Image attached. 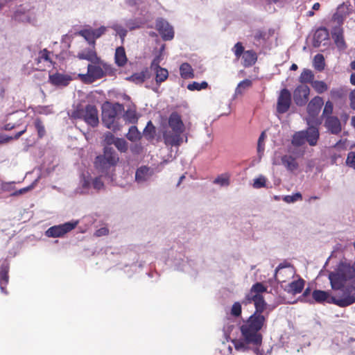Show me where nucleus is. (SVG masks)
<instances>
[{"label":"nucleus","mask_w":355,"mask_h":355,"mask_svg":"<svg viewBox=\"0 0 355 355\" xmlns=\"http://www.w3.org/2000/svg\"><path fill=\"white\" fill-rule=\"evenodd\" d=\"M156 29L165 41L171 40L174 37L173 28L164 19L156 21Z\"/></svg>","instance_id":"obj_12"},{"label":"nucleus","mask_w":355,"mask_h":355,"mask_svg":"<svg viewBox=\"0 0 355 355\" xmlns=\"http://www.w3.org/2000/svg\"><path fill=\"white\" fill-rule=\"evenodd\" d=\"M266 178L261 176L254 180L253 187L257 189L264 187L266 186Z\"/></svg>","instance_id":"obj_51"},{"label":"nucleus","mask_w":355,"mask_h":355,"mask_svg":"<svg viewBox=\"0 0 355 355\" xmlns=\"http://www.w3.org/2000/svg\"><path fill=\"white\" fill-rule=\"evenodd\" d=\"M302 196L300 193L297 192L291 196H285L283 198L284 201L287 203H292L297 200H302Z\"/></svg>","instance_id":"obj_45"},{"label":"nucleus","mask_w":355,"mask_h":355,"mask_svg":"<svg viewBox=\"0 0 355 355\" xmlns=\"http://www.w3.org/2000/svg\"><path fill=\"white\" fill-rule=\"evenodd\" d=\"M119 162V157L111 146H104L103 154L98 155L94 161V166L99 172L107 174Z\"/></svg>","instance_id":"obj_6"},{"label":"nucleus","mask_w":355,"mask_h":355,"mask_svg":"<svg viewBox=\"0 0 355 355\" xmlns=\"http://www.w3.org/2000/svg\"><path fill=\"white\" fill-rule=\"evenodd\" d=\"M35 126L37 132L38 137L42 139L46 134L44 125L40 119L37 118L35 121Z\"/></svg>","instance_id":"obj_39"},{"label":"nucleus","mask_w":355,"mask_h":355,"mask_svg":"<svg viewBox=\"0 0 355 355\" xmlns=\"http://www.w3.org/2000/svg\"><path fill=\"white\" fill-rule=\"evenodd\" d=\"M12 140V137L7 136V135H0V145L3 144H6Z\"/></svg>","instance_id":"obj_58"},{"label":"nucleus","mask_w":355,"mask_h":355,"mask_svg":"<svg viewBox=\"0 0 355 355\" xmlns=\"http://www.w3.org/2000/svg\"><path fill=\"white\" fill-rule=\"evenodd\" d=\"M327 36H328V32L326 28L318 30L315 34V37L318 39L322 37H324L323 39L325 40L327 38Z\"/></svg>","instance_id":"obj_55"},{"label":"nucleus","mask_w":355,"mask_h":355,"mask_svg":"<svg viewBox=\"0 0 355 355\" xmlns=\"http://www.w3.org/2000/svg\"><path fill=\"white\" fill-rule=\"evenodd\" d=\"M153 170L146 166H142L138 168L135 173V180L138 182H144L150 179L153 175Z\"/></svg>","instance_id":"obj_19"},{"label":"nucleus","mask_w":355,"mask_h":355,"mask_svg":"<svg viewBox=\"0 0 355 355\" xmlns=\"http://www.w3.org/2000/svg\"><path fill=\"white\" fill-rule=\"evenodd\" d=\"M208 87V83L206 81H202V83L193 82L189 83L187 85V89L190 91H200L202 89H205Z\"/></svg>","instance_id":"obj_37"},{"label":"nucleus","mask_w":355,"mask_h":355,"mask_svg":"<svg viewBox=\"0 0 355 355\" xmlns=\"http://www.w3.org/2000/svg\"><path fill=\"white\" fill-rule=\"evenodd\" d=\"M168 126L171 130H166L163 132L164 144L170 146H180L184 141L187 143V135L182 136L185 130V125L181 116L176 112H172L168 120Z\"/></svg>","instance_id":"obj_3"},{"label":"nucleus","mask_w":355,"mask_h":355,"mask_svg":"<svg viewBox=\"0 0 355 355\" xmlns=\"http://www.w3.org/2000/svg\"><path fill=\"white\" fill-rule=\"evenodd\" d=\"M343 28L340 26H336L331 30V37L339 49H345L347 47L344 35Z\"/></svg>","instance_id":"obj_15"},{"label":"nucleus","mask_w":355,"mask_h":355,"mask_svg":"<svg viewBox=\"0 0 355 355\" xmlns=\"http://www.w3.org/2000/svg\"><path fill=\"white\" fill-rule=\"evenodd\" d=\"M114 145L121 153H126L128 151V144L123 138H117Z\"/></svg>","instance_id":"obj_38"},{"label":"nucleus","mask_w":355,"mask_h":355,"mask_svg":"<svg viewBox=\"0 0 355 355\" xmlns=\"http://www.w3.org/2000/svg\"><path fill=\"white\" fill-rule=\"evenodd\" d=\"M71 80V78L69 76L60 73L49 75V82L55 86H67Z\"/></svg>","instance_id":"obj_18"},{"label":"nucleus","mask_w":355,"mask_h":355,"mask_svg":"<svg viewBox=\"0 0 355 355\" xmlns=\"http://www.w3.org/2000/svg\"><path fill=\"white\" fill-rule=\"evenodd\" d=\"M151 76L150 72L148 68L144 69L141 71L135 73L132 76L127 77L126 80L135 84H142L146 80Z\"/></svg>","instance_id":"obj_20"},{"label":"nucleus","mask_w":355,"mask_h":355,"mask_svg":"<svg viewBox=\"0 0 355 355\" xmlns=\"http://www.w3.org/2000/svg\"><path fill=\"white\" fill-rule=\"evenodd\" d=\"M30 187H26V188H23V189H19V191H16L15 193H13V195H18V194H22L30 190Z\"/></svg>","instance_id":"obj_61"},{"label":"nucleus","mask_w":355,"mask_h":355,"mask_svg":"<svg viewBox=\"0 0 355 355\" xmlns=\"http://www.w3.org/2000/svg\"><path fill=\"white\" fill-rule=\"evenodd\" d=\"M266 292H267V286L261 282H257L252 286L243 300V304L253 303L255 311L240 327L245 342L234 341V345L236 350H246L248 349L246 344L261 345L263 337L259 331L266 326L269 315V312L267 311L268 304L263 296V293Z\"/></svg>","instance_id":"obj_1"},{"label":"nucleus","mask_w":355,"mask_h":355,"mask_svg":"<svg viewBox=\"0 0 355 355\" xmlns=\"http://www.w3.org/2000/svg\"><path fill=\"white\" fill-rule=\"evenodd\" d=\"M78 35L83 37L85 39V40L88 42L89 44L94 46L95 41L94 39V33H92L91 28L80 31L78 32Z\"/></svg>","instance_id":"obj_34"},{"label":"nucleus","mask_w":355,"mask_h":355,"mask_svg":"<svg viewBox=\"0 0 355 355\" xmlns=\"http://www.w3.org/2000/svg\"><path fill=\"white\" fill-rule=\"evenodd\" d=\"M154 72L155 73V82L158 85L164 82L168 77V71L165 68L159 67L158 70Z\"/></svg>","instance_id":"obj_30"},{"label":"nucleus","mask_w":355,"mask_h":355,"mask_svg":"<svg viewBox=\"0 0 355 355\" xmlns=\"http://www.w3.org/2000/svg\"><path fill=\"white\" fill-rule=\"evenodd\" d=\"M114 135L110 132H106L103 135V143L105 144V146H110L112 144H114L116 139Z\"/></svg>","instance_id":"obj_42"},{"label":"nucleus","mask_w":355,"mask_h":355,"mask_svg":"<svg viewBox=\"0 0 355 355\" xmlns=\"http://www.w3.org/2000/svg\"><path fill=\"white\" fill-rule=\"evenodd\" d=\"M312 87L318 94H322L327 91L328 85L322 80H314L311 84Z\"/></svg>","instance_id":"obj_35"},{"label":"nucleus","mask_w":355,"mask_h":355,"mask_svg":"<svg viewBox=\"0 0 355 355\" xmlns=\"http://www.w3.org/2000/svg\"><path fill=\"white\" fill-rule=\"evenodd\" d=\"M346 164L349 167L355 169V152L351 151L348 153Z\"/></svg>","instance_id":"obj_50"},{"label":"nucleus","mask_w":355,"mask_h":355,"mask_svg":"<svg viewBox=\"0 0 355 355\" xmlns=\"http://www.w3.org/2000/svg\"><path fill=\"white\" fill-rule=\"evenodd\" d=\"M106 31H107L106 27H105L103 26H101V27H99L98 28H96V29H92V31L94 33V41H96V39L99 38L103 34H105Z\"/></svg>","instance_id":"obj_49"},{"label":"nucleus","mask_w":355,"mask_h":355,"mask_svg":"<svg viewBox=\"0 0 355 355\" xmlns=\"http://www.w3.org/2000/svg\"><path fill=\"white\" fill-rule=\"evenodd\" d=\"M350 83L352 85H355V73H353L350 76Z\"/></svg>","instance_id":"obj_64"},{"label":"nucleus","mask_w":355,"mask_h":355,"mask_svg":"<svg viewBox=\"0 0 355 355\" xmlns=\"http://www.w3.org/2000/svg\"><path fill=\"white\" fill-rule=\"evenodd\" d=\"M310 88L306 85H298L293 92V99L298 106L305 105L309 100Z\"/></svg>","instance_id":"obj_11"},{"label":"nucleus","mask_w":355,"mask_h":355,"mask_svg":"<svg viewBox=\"0 0 355 355\" xmlns=\"http://www.w3.org/2000/svg\"><path fill=\"white\" fill-rule=\"evenodd\" d=\"M324 104L323 98L319 96L313 97L308 103L307 112L311 116H316Z\"/></svg>","instance_id":"obj_16"},{"label":"nucleus","mask_w":355,"mask_h":355,"mask_svg":"<svg viewBox=\"0 0 355 355\" xmlns=\"http://www.w3.org/2000/svg\"><path fill=\"white\" fill-rule=\"evenodd\" d=\"M73 119H83L89 125L94 128L98 125V110L95 105H87L85 107H78L71 114Z\"/></svg>","instance_id":"obj_7"},{"label":"nucleus","mask_w":355,"mask_h":355,"mask_svg":"<svg viewBox=\"0 0 355 355\" xmlns=\"http://www.w3.org/2000/svg\"><path fill=\"white\" fill-rule=\"evenodd\" d=\"M349 98L351 108L355 110V89L349 93Z\"/></svg>","instance_id":"obj_57"},{"label":"nucleus","mask_w":355,"mask_h":355,"mask_svg":"<svg viewBox=\"0 0 355 355\" xmlns=\"http://www.w3.org/2000/svg\"><path fill=\"white\" fill-rule=\"evenodd\" d=\"M266 137L265 132H262L259 137L258 142H257V152L261 157V155L263 153L264 151V141Z\"/></svg>","instance_id":"obj_43"},{"label":"nucleus","mask_w":355,"mask_h":355,"mask_svg":"<svg viewBox=\"0 0 355 355\" xmlns=\"http://www.w3.org/2000/svg\"><path fill=\"white\" fill-rule=\"evenodd\" d=\"M126 137L131 141H136L141 138L140 132L137 128L135 125L131 126L129 128L128 132L126 135Z\"/></svg>","instance_id":"obj_36"},{"label":"nucleus","mask_w":355,"mask_h":355,"mask_svg":"<svg viewBox=\"0 0 355 355\" xmlns=\"http://www.w3.org/2000/svg\"><path fill=\"white\" fill-rule=\"evenodd\" d=\"M349 92V89L346 86H342L337 88H333L330 91V96L332 100H343L346 98Z\"/></svg>","instance_id":"obj_26"},{"label":"nucleus","mask_w":355,"mask_h":355,"mask_svg":"<svg viewBox=\"0 0 355 355\" xmlns=\"http://www.w3.org/2000/svg\"><path fill=\"white\" fill-rule=\"evenodd\" d=\"M329 279L333 290L343 289L340 296H331L328 291L315 290L312 297L315 302H327L339 307H347L355 303V268L350 263L341 261L334 271L329 274Z\"/></svg>","instance_id":"obj_2"},{"label":"nucleus","mask_w":355,"mask_h":355,"mask_svg":"<svg viewBox=\"0 0 355 355\" xmlns=\"http://www.w3.org/2000/svg\"><path fill=\"white\" fill-rule=\"evenodd\" d=\"M125 3L131 7H137L140 4V0H126Z\"/></svg>","instance_id":"obj_60"},{"label":"nucleus","mask_w":355,"mask_h":355,"mask_svg":"<svg viewBox=\"0 0 355 355\" xmlns=\"http://www.w3.org/2000/svg\"><path fill=\"white\" fill-rule=\"evenodd\" d=\"M242 308L239 302H234L232 306L231 314L234 316L239 317L241 315Z\"/></svg>","instance_id":"obj_47"},{"label":"nucleus","mask_w":355,"mask_h":355,"mask_svg":"<svg viewBox=\"0 0 355 355\" xmlns=\"http://www.w3.org/2000/svg\"><path fill=\"white\" fill-rule=\"evenodd\" d=\"M51 55L55 57L59 60H64L67 55V51H62L59 54L55 53L53 51H49L46 49H44L39 51L37 58H35V62L37 66V69L43 71L45 67L54 66L55 62L51 59Z\"/></svg>","instance_id":"obj_8"},{"label":"nucleus","mask_w":355,"mask_h":355,"mask_svg":"<svg viewBox=\"0 0 355 355\" xmlns=\"http://www.w3.org/2000/svg\"><path fill=\"white\" fill-rule=\"evenodd\" d=\"M243 65L245 67H250L254 65L257 60V55L253 50H248L243 53L242 56Z\"/></svg>","instance_id":"obj_23"},{"label":"nucleus","mask_w":355,"mask_h":355,"mask_svg":"<svg viewBox=\"0 0 355 355\" xmlns=\"http://www.w3.org/2000/svg\"><path fill=\"white\" fill-rule=\"evenodd\" d=\"M294 269L290 264L280 263L275 270V277L279 282H286L287 276H292Z\"/></svg>","instance_id":"obj_14"},{"label":"nucleus","mask_w":355,"mask_h":355,"mask_svg":"<svg viewBox=\"0 0 355 355\" xmlns=\"http://www.w3.org/2000/svg\"><path fill=\"white\" fill-rule=\"evenodd\" d=\"M306 141V135L304 133V131L295 132L291 140L292 144L297 147L302 146Z\"/></svg>","instance_id":"obj_32"},{"label":"nucleus","mask_w":355,"mask_h":355,"mask_svg":"<svg viewBox=\"0 0 355 355\" xmlns=\"http://www.w3.org/2000/svg\"><path fill=\"white\" fill-rule=\"evenodd\" d=\"M148 128H149V130H150V132H153V134H154V133H155V127H154V125L152 124V122H151V121H149V122L148 123V125H147V127L146 128L145 131H146L147 129H148Z\"/></svg>","instance_id":"obj_62"},{"label":"nucleus","mask_w":355,"mask_h":355,"mask_svg":"<svg viewBox=\"0 0 355 355\" xmlns=\"http://www.w3.org/2000/svg\"><path fill=\"white\" fill-rule=\"evenodd\" d=\"M125 26L130 31H132L139 28L141 24L137 20L130 19L125 22Z\"/></svg>","instance_id":"obj_48"},{"label":"nucleus","mask_w":355,"mask_h":355,"mask_svg":"<svg viewBox=\"0 0 355 355\" xmlns=\"http://www.w3.org/2000/svg\"><path fill=\"white\" fill-rule=\"evenodd\" d=\"M282 165L289 171H294L298 168V163L296 159L291 155H284L281 157Z\"/></svg>","instance_id":"obj_22"},{"label":"nucleus","mask_w":355,"mask_h":355,"mask_svg":"<svg viewBox=\"0 0 355 355\" xmlns=\"http://www.w3.org/2000/svg\"><path fill=\"white\" fill-rule=\"evenodd\" d=\"M124 111L123 104L112 103L106 101L102 105V121L104 125L114 132L120 130L121 126L118 122L119 115Z\"/></svg>","instance_id":"obj_4"},{"label":"nucleus","mask_w":355,"mask_h":355,"mask_svg":"<svg viewBox=\"0 0 355 355\" xmlns=\"http://www.w3.org/2000/svg\"><path fill=\"white\" fill-rule=\"evenodd\" d=\"M306 135V141L311 146H314L317 144L319 139V131L315 127H309L306 130L304 131Z\"/></svg>","instance_id":"obj_21"},{"label":"nucleus","mask_w":355,"mask_h":355,"mask_svg":"<svg viewBox=\"0 0 355 355\" xmlns=\"http://www.w3.org/2000/svg\"><path fill=\"white\" fill-rule=\"evenodd\" d=\"M93 187L95 189L100 190L103 188L104 184L101 180V177L95 178L92 182Z\"/></svg>","instance_id":"obj_53"},{"label":"nucleus","mask_w":355,"mask_h":355,"mask_svg":"<svg viewBox=\"0 0 355 355\" xmlns=\"http://www.w3.org/2000/svg\"><path fill=\"white\" fill-rule=\"evenodd\" d=\"M313 67L318 71H322L324 70L325 67V62L324 55L322 54L318 53L314 56Z\"/></svg>","instance_id":"obj_33"},{"label":"nucleus","mask_w":355,"mask_h":355,"mask_svg":"<svg viewBox=\"0 0 355 355\" xmlns=\"http://www.w3.org/2000/svg\"><path fill=\"white\" fill-rule=\"evenodd\" d=\"M252 85V83L249 79H245L240 82L236 89V92L237 94H241L245 89L250 87Z\"/></svg>","instance_id":"obj_41"},{"label":"nucleus","mask_w":355,"mask_h":355,"mask_svg":"<svg viewBox=\"0 0 355 355\" xmlns=\"http://www.w3.org/2000/svg\"><path fill=\"white\" fill-rule=\"evenodd\" d=\"M78 223V221H71L64 224L52 226L46 231L45 234L47 237H62L65 234L73 230L77 226Z\"/></svg>","instance_id":"obj_9"},{"label":"nucleus","mask_w":355,"mask_h":355,"mask_svg":"<svg viewBox=\"0 0 355 355\" xmlns=\"http://www.w3.org/2000/svg\"><path fill=\"white\" fill-rule=\"evenodd\" d=\"M324 125L333 135H338L342 130L340 121L335 116H327L325 119Z\"/></svg>","instance_id":"obj_17"},{"label":"nucleus","mask_w":355,"mask_h":355,"mask_svg":"<svg viewBox=\"0 0 355 355\" xmlns=\"http://www.w3.org/2000/svg\"><path fill=\"white\" fill-rule=\"evenodd\" d=\"M159 62H160V58L159 56H157L155 57L151 64H150V69L153 71H155L157 70H158L159 67H161L159 66Z\"/></svg>","instance_id":"obj_54"},{"label":"nucleus","mask_w":355,"mask_h":355,"mask_svg":"<svg viewBox=\"0 0 355 355\" xmlns=\"http://www.w3.org/2000/svg\"><path fill=\"white\" fill-rule=\"evenodd\" d=\"M108 234L109 230L107 227H101L95 232L94 235L96 236H102L107 235Z\"/></svg>","instance_id":"obj_56"},{"label":"nucleus","mask_w":355,"mask_h":355,"mask_svg":"<svg viewBox=\"0 0 355 355\" xmlns=\"http://www.w3.org/2000/svg\"><path fill=\"white\" fill-rule=\"evenodd\" d=\"M114 61L118 67H123L128 62L125 51L123 46H119L115 50Z\"/></svg>","instance_id":"obj_24"},{"label":"nucleus","mask_w":355,"mask_h":355,"mask_svg":"<svg viewBox=\"0 0 355 355\" xmlns=\"http://www.w3.org/2000/svg\"><path fill=\"white\" fill-rule=\"evenodd\" d=\"M305 284V281L299 278L297 280L293 281L288 286V291L291 293L292 294H298L300 293Z\"/></svg>","instance_id":"obj_28"},{"label":"nucleus","mask_w":355,"mask_h":355,"mask_svg":"<svg viewBox=\"0 0 355 355\" xmlns=\"http://www.w3.org/2000/svg\"><path fill=\"white\" fill-rule=\"evenodd\" d=\"M291 94L286 88L282 89L277 98V111L279 114L286 113L291 105Z\"/></svg>","instance_id":"obj_10"},{"label":"nucleus","mask_w":355,"mask_h":355,"mask_svg":"<svg viewBox=\"0 0 355 355\" xmlns=\"http://www.w3.org/2000/svg\"><path fill=\"white\" fill-rule=\"evenodd\" d=\"M111 71V66L100 58L99 62H91V64H89L87 73H80L78 75V77L84 83L90 84L103 78L107 74H110Z\"/></svg>","instance_id":"obj_5"},{"label":"nucleus","mask_w":355,"mask_h":355,"mask_svg":"<svg viewBox=\"0 0 355 355\" xmlns=\"http://www.w3.org/2000/svg\"><path fill=\"white\" fill-rule=\"evenodd\" d=\"M10 269V264L7 259L1 261L0 264V289L4 294H8L6 286L9 282L8 272Z\"/></svg>","instance_id":"obj_13"},{"label":"nucleus","mask_w":355,"mask_h":355,"mask_svg":"<svg viewBox=\"0 0 355 355\" xmlns=\"http://www.w3.org/2000/svg\"><path fill=\"white\" fill-rule=\"evenodd\" d=\"M114 28L118 32L120 37L123 40V38L125 37V35L127 34V31L124 28L117 27V26H115Z\"/></svg>","instance_id":"obj_59"},{"label":"nucleus","mask_w":355,"mask_h":355,"mask_svg":"<svg viewBox=\"0 0 355 355\" xmlns=\"http://www.w3.org/2000/svg\"><path fill=\"white\" fill-rule=\"evenodd\" d=\"M123 119L129 123H136L138 116L135 108H128L123 114Z\"/></svg>","instance_id":"obj_31"},{"label":"nucleus","mask_w":355,"mask_h":355,"mask_svg":"<svg viewBox=\"0 0 355 355\" xmlns=\"http://www.w3.org/2000/svg\"><path fill=\"white\" fill-rule=\"evenodd\" d=\"M77 58L80 60H86L91 62L98 63L100 62V58L98 57L96 52L93 49H87L78 53Z\"/></svg>","instance_id":"obj_25"},{"label":"nucleus","mask_w":355,"mask_h":355,"mask_svg":"<svg viewBox=\"0 0 355 355\" xmlns=\"http://www.w3.org/2000/svg\"><path fill=\"white\" fill-rule=\"evenodd\" d=\"M15 128V125L11 123H7L4 125L3 129L5 130H11Z\"/></svg>","instance_id":"obj_63"},{"label":"nucleus","mask_w":355,"mask_h":355,"mask_svg":"<svg viewBox=\"0 0 355 355\" xmlns=\"http://www.w3.org/2000/svg\"><path fill=\"white\" fill-rule=\"evenodd\" d=\"M180 74L183 79H191L195 77L194 71L188 62H183L180 66Z\"/></svg>","instance_id":"obj_27"},{"label":"nucleus","mask_w":355,"mask_h":355,"mask_svg":"<svg viewBox=\"0 0 355 355\" xmlns=\"http://www.w3.org/2000/svg\"><path fill=\"white\" fill-rule=\"evenodd\" d=\"M234 53L237 59H239L241 56H243L245 53L244 47L241 42H237L233 48Z\"/></svg>","instance_id":"obj_44"},{"label":"nucleus","mask_w":355,"mask_h":355,"mask_svg":"<svg viewBox=\"0 0 355 355\" xmlns=\"http://www.w3.org/2000/svg\"><path fill=\"white\" fill-rule=\"evenodd\" d=\"M267 33L265 31L263 30H257L254 33V37L256 40H266Z\"/></svg>","instance_id":"obj_52"},{"label":"nucleus","mask_w":355,"mask_h":355,"mask_svg":"<svg viewBox=\"0 0 355 355\" xmlns=\"http://www.w3.org/2000/svg\"><path fill=\"white\" fill-rule=\"evenodd\" d=\"M214 183L220 186H228L230 184V176L227 174H221L214 180Z\"/></svg>","instance_id":"obj_40"},{"label":"nucleus","mask_w":355,"mask_h":355,"mask_svg":"<svg viewBox=\"0 0 355 355\" xmlns=\"http://www.w3.org/2000/svg\"><path fill=\"white\" fill-rule=\"evenodd\" d=\"M314 73L309 69H304L299 77V82L302 83V85H304L306 83H311L314 81Z\"/></svg>","instance_id":"obj_29"},{"label":"nucleus","mask_w":355,"mask_h":355,"mask_svg":"<svg viewBox=\"0 0 355 355\" xmlns=\"http://www.w3.org/2000/svg\"><path fill=\"white\" fill-rule=\"evenodd\" d=\"M334 110V105L331 101H327L325 103L324 107L322 111V115L326 116H331Z\"/></svg>","instance_id":"obj_46"}]
</instances>
